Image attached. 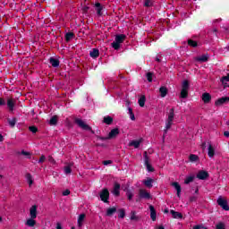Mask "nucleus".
<instances>
[{
    "instance_id": "3",
    "label": "nucleus",
    "mask_w": 229,
    "mask_h": 229,
    "mask_svg": "<svg viewBox=\"0 0 229 229\" xmlns=\"http://www.w3.org/2000/svg\"><path fill=\"white\" fill-rule=\"evenodd\" d=\"M189 96V81H183L182 83L181 98L185 99Z\"/></svg>"
},
{
    "instance_id": "13",
    "label": "nucleus",
    "mask_w": 229,
    "mask_h": 229,
    "mask_svg": "<svg viewBox=\"0 0 229 229\" xmlns=\"http://www.w3.org/2000/svg\"><path fill=\"white\" fill-rule=\"evenodd\" d=\"M120 191H121V184H119L118 182H115L112 191L114 196H119V194H121Z\"/></svg>"
},
{
    "instance_id": "44",
    "label": "nucleus",
    "mask_w": 229,
    "mask_h": 229,
    "mask_svg": "<svg viewBox=\"0 0 229 229\" xmlns=\"http://www.w3.org/2000/svg\"><path fill=\"white\" fill-rule=\"evenodd\" d=\"M64 173H65V174H71V173H72L71 166H69V165L65 166Z\"/></svg>"
},
{
    "instance_id": "8",
    "label": "nucleus",
    "mask_w": 229,
    "mask_h": 229,
    "mask_svg": "<svg viewBox=\"0 0 229 229\" xmlns=\"http://www.w3.org/2000/svg\"><path fill=\"white\" fill-rule=\"evenodd\" d=\"M145 157H144V164L145 166L147 168V170L148 171V173H153V171H155V169H153V166H151V165L149 164V158L148 157V153L145 152Z\"/></svg>"
},
{
    "instance_id": "11",
    "label": "nucleus",
    "mask_w": 229,
    "mask_h": 229,
    "mask_svg": "<svg viewBox=\"0 0 229 229\" xmlns=\"http://www.w3.org/2000/svg\"><path fill=\"white\" fill-rule=\"evenodd\" d=\"M229 101V97H224L221 98H218L216 102L215 105L216 106H221V105H225V103Z\"/></svg>"
},
{
    "instance_id": "20",
    "label": "nucleus",
    "mask_w": 229,
    "mask_h": 229,
    "mask_svg": "<svg viewBox=\"0 0 229 229\" xmlns=\"http://www.w3.org/2000/svg\"><path fill=\"white\" fill-rule=\"evenodd\" d=\"M83 221H85V214H81L77 220V225L80 228L83 226Z\"/></svg>"
},
{
    "instance_id": "33",
    "label": "nucleus",
    "mask_w": 229,
    "mask_h": 229,
    "mask_svg": "<svg viewBox=\"0 0 229 229\" xmlns=\"http://www.w3.org/2000/svg\"><path fill=\"white\" fill-rule=\"evenodd\" d=\"M197 62H207L208 60V56L204 55H200L199 57L196 58Z\"/></svg>"
},
{
    "instance_id": "12",
    "label": "nucleus",
    "mask_w": 229,
    "mask_h": 229,
    "mask_svg": "<svg viewBox=\"0 0 229 229\" xmlns=\"http://www.w3.org/2000/svg\"><path fill=\"white\" fill-rule=\"evenodd\" d=\"M208 155L209 158H213L214 155H216V148L212 144H209L208 147Z\"/></svg>"
},
{
    "instance_id": "35",
    "label": "nucleus",
    "mask_w": 229,
    "mask_h": 229,
    "mask_svg": "<svg viewBox=\"0 0 229 229\" xmlns=\"http://www.w3.org/2000/svg\"><path fill=\"white\" fill-rule=\"evenodd\" d=\"M72 38H74V34L72 32L66 33L65 35L66 42H69V40H72Z\"/></svg>"
},
{
    "instance_id": "39",
    "label": "nucleus",
    "mask_w": 229,
    "mask_h": 229,
    "mask_svg": "<svg viewBox=\"0 0 229 229\" xmlns=\"http://www.w3.org/2000/svg\"><path fill=\"white\" fill-rule=\"evenodd\" d=\"M126 196H127L129 201H131V199H133V192H131V191L127 190Z\"/></svg>"
},
{
    "instance_id": "22",
    "label": "nucleus",
    "mask_w": 229,
    "mask_h": 229,
    "mask_svg": "<svg viewBox=\"0 0 229 229\" xmlns=\"http://www.w3.org/2000/svg\"><path fill=\"white\" fill-rule=\"evenodd\" d=\"M7 106L11 112H13V108L15 106V101H13V99L12 98H9L7 100Z\"/></svg>"
},
{
    "instance_id": "31",
    "label": "nucleus",
    "mask_w": 229,
    "mask_h": 229,
    "mask_svg": "<svg viewBox=\"0 0 229 229\" xmlns=\"http://www.w3.org/2000/svg\"><path fill=\"white\" fill-rule=\"evenodd\" d=\"M221 81H222L224 87H228L227 82L229 81V74H227V76L222 77Z\"/></svg>"
},
{
    "instance_id": "14",
    "label": "nucleus",
    "mask_w": 229,
    "mask_h": 229,
    "mask_svg": "<svg viewBox=\"0 0 229 229\" xmlns=\"http://www.w3.org/2000/svg\"><path fill=\"white\" fill-rule=\"evenodd\" d=\"M30 217L32 219H37V206L34 205L30 208Z\"/></svg>"
},
{
    "instance_id": "62",
    "label": "nucleus",
    "mask_w": 229,
    "mask_h": 229,
    "mask_svg": "<svg viewBox=\"0 0 229 229\" xmlns=\"http://www.w3.org/2000/svg\"><path fill=\"white\" fill-rule=\"evenodd\" d=\"M156 60H157V62H160V59H158V58H157Z\"/></svg>"
},
{
    "instance_id": "51",
    "label": "nucleus",
    "mask_w": 229,
    "mask_h": 229,
    "mask_svg": "<svg viewBox=\"0 0 229 229\" xmlns=\"http://www.w3.org/2000/svg\"><path fill=\"white\" fill-rule=\"evenodd\" d=\"M71 194V191L69 190H66L63 192V196H69Z\"/></svg>"
},
{
    "instance_id": "19",
    "label": "nucleus",
    "mask_w": 229,
    "mask_h": 229,
    "mask_svg": "<svg viewBox=\"0 0 229 229\" xmlns=\"http://www.w3.org/2000/svg\"><path fill=\"white\" fill-rule=\"evenodd\" d=\"M115 212H117V208L115 207L109 208L106 209V216H107L108 217H112V215L115 214Z\"/></svg>"
},
{
    "instance_id": "30",
    "label": "nucleus",
    "mask_w": 229,
    "mask_h": 229,
    "mask_svg": "<svg viewBox=\"0 0 229 229\" xmlns=\"http://www.w3.org/2000/svg\"><path fill=\"white\" fill-rule=\"evenodd\" d=\"M130 219L131 221H139V216H137V212L131 211Z\"/></svg>"
},
{
    "instance_id": "2",
    "label": "nucleus",
    "mask_w": 229,
    "mask_h": 229,
    "mask_svg": "<svg viewBox=\"0 0 229 229\" xmlns=\"http://www.w3.org/2000/svg\"><path fill=\"white\" fill-rule=\"evenodd\" d=\"M126 39V35L120 34L116 35L114 38V41L112 43V47H114L115 50L119 49L121 47V44H123V40Z\"/></svg>"
},
{
    "instance_id": "26",
    "label": "nucleus",
    "mask_w": 229,
    "mask_h": 229,
    "mask_svg": "<svg viewBox=\"0 0 229 229\" xmlns=\"http://www.w3.org/2000/svg\"><path fill=\"white\" fill-rule=\"evenodd\" d=\"M159 92H160V96H161V98H165L166 96H167V88H165V87H161L160 89H159Z\"/></svg>"
},
{
    "instance_id": "18",
    "label": "nucleus",
    "mask_w": 229,
    "mask_h": 229,
    "mask_svg": "<svg viewBox=\"0 0 229 229\" xmlns=\"http://www.w3.org/2000/svg\"><path fill=\"white\" fill-rule=\"evenodd\" d=\"M149 210H150V218L152 221H157V211L155 210V207L149 206Z\"/></svg>"
},
{
    "instance_id": "10",
    "label": "nucleus",
    "mask_w": 229,
    "mask_h": 229,
    "mask_svg": "<svg viewBox=\"0 0 229 229\" xmlns=\"http://www.w3.org/2000/svg\"><path fill=\"white\" fill-rule=\"evenodd\" d=\"M172 187L175 189V191H177V197L181 198L182 196V186H180V183L174 182L172 183Z\"/></svg>"
},
{
    "instance_id": "5",
    "label": "nucleus",
    "mask_w": 229,
    "mask_h": 229,
    "mask_svg": "<svg viewBox=\"0 0 229 229\" xmlns=\"http://www.w3.org/2000/svg\"><path fill=\"white\" fill-rule=\"evenodd\" d=\"M110 198V192L107 189H104L100 191V199L104 201V203H108V199Z\"/></svg>"
},
{
    "instance_id": "57",
    "label": "nucleus",
    "mask_w": 229,
    "mask_h": 229,
    "mask_svg": "<svg viewBox=\"0 0 229 229\" xmlns=\"http://www.w3.org/2000/svg\"><path fill=\"white\" fill-rule=\"evenodd\" d=\"M4 140V139L3 138V135L0 134V142H3Z\"/></svg>"
},
{
    "instance_id": "48",
    "label": "nucleus",
    "mask_w": 229,
    "mask_h": 229,
    "mask_svg": "<svg viewBox=\"0 0 229 229\" xmlns=\"http://www.w3.org/2000/svg\"><path fill=\"white\" fill-rule=\"evenodd\" d=\"M55 229H64V226L62 225V223L57 222L55 225Z\"/></svg>"
},
{
    "instance_id": "34",
    "label": "nucleus",
    "mask_w": 229,
    "mask_h": 229,
    "mask_svg": "<svg viewBox=\"0 0 229 229\" xmlns=\"http://www.w3.org/2000/svg\"><path fill=\"white\" fill-rule=\"evenodd\" d=\"M56 123H58V117L57 116H53L50 121H49V124L51 126H55V124H56Z\"/></svg>"
},
{
    "instance_id": "41",
    "label": "nucleus",
    "mask_w": 229,
    "mask_h": 229,
    "mask_svg": "<svg viewBox=\"0 0 229 229\" xmlns=\"http://www.w3.org/2000/svg\"><path fill=\"white\" fill-rule=\"evenodd\" d=\"M216 229H226V225H225V223L219 222V223L216 225Z\"/></svg>"
},
{
    "instance_id": "38",
    "label": "nucleus",
    "mask_w": 229,
    "mask_h": 229,
    "mask_svg": "<svg viewBox=\"0 0 229 229\" xmlns=\"http://www.w3.org/2000/svg\"><path fill=\"white\" fill-rule=\"evenodd\" d=\"M27 178V182L29 183L30 186L33 185V178L31 177V174H28L26 175Z\"/></svg>"
},
{
    "instance_id": "49",
    "label": "nucleus",
    "mask_w": 229,
    "mask_h": 229,
    "mask_svg": "<svg viewBox=\"0 0 229 229\" xmlns=\"http://www.w3.org/2000/svg\"><path fill=\"white\" fill-rule=\"evenodd\" d=\"M45 160H46V156H41L39 160H38V163L42 164V162H44Z\"/></svg>"
},
{
    "instance_id": "25",
    "label": "nucleus",
    "mask_w": 229,
    "mask_h": 229,
    "mask_svg": "<svg viewBox=\"0 0 229 229\" xmlns=\"http://www.w3.org/2000/svg\"><path fill=\"white\" fill-rule=\"evenodd\" d=\"M125 216H126V210H124V208L118 209L119 219H124Z\"/></svg>"
},
{
    "instance_id": "7",
    "label": "nucleus",
    "mask_w": 229,
    "mask_h": 229,
    "mask_svg": "<svg viewBox=\"0 0 229 229\" xmlns=\"http://www.w3.org/2000/svg\"><path fill=\"white\" fill-rule=\"evenodd\" d=\"M76 124H78V126H80V128H81L82 130H86L88 131H90V130H92V128H90V126H89L88 124H86L83 120L81 119H76L75 120Z\"/></svg>"
},
{
    "instance_id": "6",
    "label": "nucleus",
    "mask_w": 229,
    "mask_h": 229,
    "mask_svg": "<svg viewBox=\"0 0 229 229\" xmlns=\"http://www.w3.org/2000/svg\"><path fill=\"white\" fill-rule=\"evenodd\" d=\"M139 196L140 199H151V194L144 189L140 190Z\"/></svg>"
},
{
    "instance_id": "28",
    "label": "nucleus",
    "mask_w": 229,
    "mask_h": 229,
    "mask_svg": "<svg viewBox=\"0 0 229 229\" xmlns=\"http://www.w3.org/2000/svg\"><path fill=\"white\" fill-rule=\"evenodd\" d=\"M91 58H98L99 56V50L94 48L90 53H89Z\"/></svg>"
},
{
    "instance_id": "47",
    "label": "nucleus",
    "mask_w": 229,
    "mask_h": 229,
    "mask_svg": "<svg viewBox=\"0 0 229 229\" xmlns=\"http://www.w3.org/2000/svg\"><path fill=\"white\" fill-rule=\"evenodd\" d=\"M15 123H16L15 118H13V119L9 120V124L12 127L15 126Z\"/></svg>"
},
{
    "instance_id": "56",
    "label": "nucleus",
    "mask_w": 229,
    "mask_h": 229,
    "mask_svg": "<svg viewBox=\"0 0 229 229\" xmlns=\"http://www.w3.org/2000/svg\"><path fill=\"white\" fill-rule=\"evenodd\" d=\"M224 135H225V137H229V131H225L224 132Z\"/></svg>"
},
{
    "instance_id": "4",
    "label": "nucleus",
    "mask_w": 229,
    "mask_h": 229,
    "mask_svg": "<svg viewBox=\"0 0 229 229\" xmlns=\"http://www.w3.org/2000/svg\"><path fill=\"white\" fill-rule=\"evenodd\" d=\"M216 203L223 210L228 211L229 210V206H228V200L223 196H219L216 199Z\"/></svg>"
},
{
    "instance_id": "55",
    "label": "nucleus",
    "mask_w": 229,
    "mask_h": 229,
    "mask_svg": "<svg viewBox=\"0 0 229 229\" xmlns=\"http://www.w3.org/2000/svg\"><path fill=\"white\" fill-rule=\"evenodd\" d=\"M48 160H49L52 164H55V159H54L52 157H48Z\"/></svg>"
},
{
    "instance_id": "16",
    "label": "nucleus",
    "mask_w": 229,
    "mask_h": 229,
    "mask_svg": "<svg viewBox=\"0 0 229 229\" xmlns=\"http://www.w3.org/2000/svg\"><path fill=\"white\" fill-rule=\"evenodd\" d=\"M197 178H199V180H207V178H208V173L206 171H200L198 173Z\"/></svg>"
},
{
    "instance_id": "24",
    "label": "nucleus",
    "mask_w": 229,
    "mask_h": 229,
    "mask_svg": "<svg viewBox=\"0 0 229 229\" xmlns=\"http://www.w3.org/2000/svg\"><path fill=\"white\" fill-rule=\"evenodd\" d=\"M212 99V97L208 93H204L202 95V101L204 103H210V100Z\"/></svg>"
},
{
    "instance_id": "9",
    "label": "nucleus",
    "mask_w": 229,
    "mask_h": 229,
    "mask_svg": "<svg viewBox=\"0 0 229 229\" xmlns=\"http://www.w3.org/2000/svg\"><path fill=\"white\" fill-rule=\"evenodd\" d=\"M140 144H142V138L129 142V146L135 148V149L140 148Z\"/></svg>"
},
{
    "instance_id": "21",
    "label": "nucleus",
    "mask_w": 229,
    "mask_h": 229,
    "mask_svg": "<svg viewBox=\"0 0 229 229\" xmlns=\"http://www.w3.org/2000/svg\"><path fill=\"white\" fill-rule=\"evenodd\" d=\"M170 214H172L174 219H182V217H183L182 213L174 211L173 209L170 211Z\"/></svg>"
},
{
    "instance_id": "61",
    "label": "nucleus",
    "mask_w": 229,
    "mask_h": 229,
    "mask_svg": "<svg viewBox=\"0 0 229 229\" xmlns=\"http://www.w3.org/2000/svg\"><path fill=\"white\" fill-rule=\"evenodd\" d=\"M1 221H3V217L2 216H0V223H1Z\"/></svg>"
},
{
    "instance_id": "15",
    "label": "nucleus",
    "mask_w": 229,
    "mask_h": 229,
    "mask_svg": "<svg viewBox=\"0 0 229 229\" xmlns=\"http://www.w3.org/2000/svg\"><path fill=\"white\" fill-rule=\"evenodd\" d=\"M26 226H29L30 228H33V226H35V225H37V220H35V218H28L25 222Z\"/></svg>"
},
{
    "instance_id": "32",
    "label": "nucleus",
    "mask_w": 229,
    "mask_h": 229,
    "mask_svg": "<svg viewBox=\"0 0 229 229\" xmlns=\"http://www.w3.org/2000/svg\"><path fill=\"white\" fill-rule=\"evenodd\" d=\"M140 106L143 107L144 105H146V97L145 96H141L138 101Z\"/></svg>"
},
{
    "instance_id": "58",
    "label": "nucleus",
    "mask_w": 229,
    "mask_h": 229,
    "mask_svg": "<svg viewBox=\"0 0 229 229\" xmlns=\"http://www.w3.org/2000/svg\"><path fill=\"white\" fill-rule=\"evenodd\" d=\"M129 114H133V111L131 110V107H129Z\"/></svg>"
},
{
    "instance_id": "43",
    "label": "nucleus",
    "mask_w": 229,
    "mask_h": 229,
    "mask_svg": "<svg viewBox=\"0 0 229 229\" xmlns=\"http://www.w3.org/2000/svg\"><path fill=\"white\" fill-rule=\"evenodd\" d=\"M147 80L149 82L153 81V73L151 72L147 73Z\"/></svg>"
},
{
    "instance_id": "46",
    "label": "nucleus",
    "mask_w": 229,
    "mask_h": 229,
    "mask_svg": "<svg viewBox=\"0 0 229 229\" xmlns=\"http://www.w3.org/2000/svg\"><path fill=\"white\" fill-rule=\"evenodd\" d=\"M29 130H30V131H31L32 133H37V131H38V129H37V127H35V126H30V127H29Z\"/></svg>"
},
{
    "instance_id": "23",
    "label": "nucleus",
    "mask_w": 229,
    "mask_h": 229,
    "mask_svg": "<svg viewBox=\"0 0 229 229\" xmlns=\"http://www.w3.org/2000/svg\"><path fill=\"white\" fill-rule=\"evenodd\" d=\"M143 183H144L145 187L151 189V187H153V179L147 178L146 180L143 181Z\"/></svg>"
},
{
    "instance_id": "54",
    "label": "nucleus",
    "mask_w": 229,
    "mask_h": 229,
    "mask_svg": "<svg viewBox=\"0 0 229 229\" xmlns=\"http://www.w3.org/2000/svg\"><path fill=\"white\" fill-rule=\"evenodd\" d=\"M130 117L131 121H135V114H133V113L130 114Z\"/></svg>"
},
{
    "instance_id": "50",
    "label": "nucleus",
    "mask_w": 229,
    "mask_h": 229,
    "mask_svg": "<svg viewBox=\"0 0 229 229\" xmlns=\"http://www.w3.org/2000/svg\"><path fill=\"white\" fill-rule=\"evenodd\" d=\"M110 164H112V160H106V161H103V165H110Z\"/></svg>"
},
{
    "instance_id": "37",
    "label": "nucleus",
    "mask_w": 229,
    "mask_h": 229,
    "mask_svg": "<svg viewBox=\"0 0 229 229\" xmlns=\"http://www.w3.org/2000/svg\"><path fill=\"white\" fill-rule=\"evenodd\" d=\"M191 182H194V175H190V176L186 177L184 183L187 185V184L191 183Z\"/></svg>"
},
{
    "instance_id": "42",
    "label": "nucleus",
    "mask_w": 229,
    "mask_h": 229,
    "mask_svg": "<svg viewBox=\"0 0 229 229\" xmlns=\"http://www.w3.org/2000/svg\"><path fill=\"white\" fill-rule=\"evenodd\" d=\"M188 44L191 47H198V43L196 41L192 40V39L188 40Z\"/></svg>"
},
{
    "instance_id": "59",
    "label": "nucleus",
    "mask_w": 229,
    "mask_h": 229,
    "mask_svg": "<svg viewBox=\"0 0 229 229\" xmlns=\"http://www.w3.org/2000/svg\"><path fill=\"white\" fill-rule=\"evenodd\" d=\"M98 140H105L106 139L105 138H100V137H98Z\"/></svg>"
},
{
    "instance_id": "17",
    "label": "nucleus",
    "mask_w": 229,
    "mask_h": 229,
    "mask_svg": "<svg viewBox=\"0 0 229 229\" xmlns=\"http://www.w3.org/2000/svg\"><path fill=\"white\" fill-rule=\"evenodd\" d=\"M119 135V129L115 128V129H113L109 134H108V137L107 139H115V137Z\"/></svg>"
},
{
    "instance_id": "45",
    "label": "nucleus",
    "mask_w": 229,
    "mask_h": 229,
    "mask_svg": "<svg viewBox=\"0 0 229 229\" xmlns=\"http://www.w3.org/2000/svg\"><path fill=\"white\" fill-rule=\"evenodd\" d=\"M153 4V3L151 2V0H145L144 2V6H151Z\"/></svg>"
},
{
    "instance_id": "40",
    "label": "nucleus",
    "mask_w": 229,
    "mask_h": 229,
    "mask_svg": "<svg viewBox=\"0 0 229 229\" xmlns=\"http://www.w3.org/2000/svg\"><path fill=\"white\" fill-rule=\"evenodd\" d=\"M199 157L197 155L191 154L190 155V162H198Z\"/></svg>"
},
{
    "instance_id": "53",
    "label": "nucleus",
    "mask_w": 229,
    "mask_h": 229,
    "mask_svg": "<svg viewBox=\"0 0 229 229\" xmlns=\"http://www.w3.org/2000/svg\"><path fill=\"white\" fill-rule=\"evenodd\" d=\"M21 155H23L24 157H30V152L21 151Z\"/></svg>"
},
{
    "instance_id": "60",
    "label": "nucleus",
    "mask_w": 229,
    "mask_h": 229,
    "mask_svg": "<svg viewBox=\"0 0 229 229\" xmlns=\"http://www.w3.org/2000/svg\"><path fill=\"white\" fill-rule=\"evenodd\" d=\"M157 229H165L164 226H159Z\"/></svg>"
},
{
    "instance_id": "36",
    "label": "nucleus",
    "mask_w": 229,
    "mask_h": 229,
    "mask_svg": "<svg viewBox=\"0 0 229 229\" xmlns=\"http://www.w3.org/2000/svg\"><path fill=\"white\" fill-rule=\"evenodd\" d=\"M113 122H114V119L112 117H110V116H105L104 117V123L106 124H110Z\"/></svg>"
},
{
    "instance_id": "29",
    "label": "nucleus",
    "mask_w": 229,
    "mask_h": 229,
    "mask_svg": "<svg viewBox=\"0 0 229 229\" xmlns=\"http://www.w3.org/2000/svg\"><path fill=\"white\" fill-rule=\"evenodd\" d=\"M50 64L52 67H58V65H60V62L58 61V59L55 58H50Z\"/></svg>"
},
{
    "instance_id": "52",
    "label": "nucleus",
    "mask_w": 229,
    "mask_h": 229,
    "mask_svg": "<svg viewBox=\"0 0 229 229\" xmlns=\"http://www.w3.org/2000/svg\"><path fill=\"white\" fill-rule=\"evenodd\" d=\"M4 105H6V102L4 101V99L0 98V106H3Z\"/></svg>"
},
{
    "instance_id": "27",
    "label": "nucleus",
    "mask_w": 229,
    "mask_h": 229,
    "mask_svg": "<svg viewBox=\"0 0 229 229\" xmlns=\"http://www.w3.org/2000/svg\"><path fill=\"white\" fill-rule=\"evenodd\" d=\"M95 6H96V11H97L98 15H103V13L101 12L103 10V7L101 6V4L97 3L95 4Z\"/></svg>"
},
{
    "instance_id": "1",
    "label": "nucleus",
    "mask_w": 229,
    "mask_h": 229,
    "mask_svg": "<svg viewBox=\"0 0 229 229\" xmlns=\"http://www.w3.org/2000/svg\"><path fill=\"white\" fill-rule=\"evenodd\" d=\"M174 120V110L171 109L168 114V118L165 122V126L164 130L165 135H166L167 131L171 130V126H173V121Z\"/></svg>"
},
{
    "instance_id": "63",
    "label": "nucleus",
    "mask_w": 229,
    "mask_h": 229,
    "mask_svg": "<svg viewBox=\"0 0 229 229\" xmlns=\"http://www.w3.org/2000/svg\"><path fill=\"white\" fill-rule=\"evenodd\" d=\"M72 229H74V227H72Z\"/></svg>"
}]
</instances>
